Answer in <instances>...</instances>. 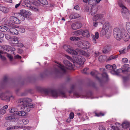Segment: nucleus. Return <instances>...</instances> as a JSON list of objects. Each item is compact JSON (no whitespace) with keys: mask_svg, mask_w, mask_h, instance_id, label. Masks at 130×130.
Instances as JSON below:
<instances>
[{"mask_svg":"<svg viewBox=\"0 0 130 130\" xmlns=\"http://www.w3.org/2000/svg\"><path fill=\"white\" fill-rule=\"evenodd\" d=\"M30 1L29 0H24V4L25 6L28 7V5H30L29 3H30Z\"/></svg>","mask_w":130,"mask_h":130,"instance_id":"nucleus-41","label":"nucleus"},{"mask_svg":"<svg viewBox=\"0 0 130 130\" xmlns=\"http://www.w3.org/2000/svg\"><path fill=\"white\" fill-rule=\"evenodd\" d=\"M10 41L11 43L13 44H17L19 42L17 37H14L13 38H12Z\"/></svg>","mask_w":130,"mask_h":130,"instance_id":"nucleus-25","label":"nucleus"},{"mask_svg":"<svg viewBox=\"0 0 130 130\" xmlns=\"http://www.w3.org/2000/svg\"><path fill=\"white\" fill-rule=\"evenodd\" d=\"M0 97L2 100H6L7 96H6L5 94L4 93H2L0 91Z\"/></svg>","mask_w":130,"mask_h":130,"instance_id":"nucleus-38","label":"nucleus"},{"mask_svg":"<svg viewBox=\"0 0 130 130\" xmlns=\"http://www.w3.org/2000/svg\"><path fill=\"white\" fill-rule=\"evenodd\" d=\"M55 62L59 65L58 66L55 65L54 66L56 72L57 73H64L67 69L72 70L74 67V64H72L67 60H64L63 61L64 64L66 66V68L62 65L61 63L58 62L56 61H55Z\"/></svg>","mask_w":130,"mask_h":130,"instance_id":"nucleus-2","label":"nucleus"},{"mask_svg":"<svg viewBox=\"0 0 130 130\" xmlns=\"http://www.w3.org/2000/svg\"><path fill=\"white\" fill-rule=\"evenodd\" d=\"M75 58L77 62L80 65L83 64L84 62L86 61L85 59L80 56H78Z\"/></svg>","mask_w":130,"mask_h":130,"instance_id":"nucleus-11","label":"nucleus"},{"mask_svg":"<svg viewBox=\"0 0 130 130\" xmlns=\"http://www.w3.org/2000/svg\"><path fill=\"white\" fill-rule=\"evenodd\" d=\"M10 21L12 23L16 24H19L20 23V21L18 19V18L14 17L11 16L10 18Z\"/></svg>","mask_w":130,"mask_h":130,"instance_id":"nucleus-17","label":"nucleus"},{"mask_svg":"<svg viewBox=\"0 0 130 130\" xmlns=\"http://www.w3.org/2000/svg\"><path fill=\"white\" fill-rule=\"evenodd\" d=\"M97 10V9L95 7L92 6L90 11L91 15H94V14H95Z\"/></svg>","mask_w":130,"mask_h":130,"instance_id":"nucleus-34","label":"nucleus"},{"mask_svg":"<svg viewBox=\"0 0 130 130\" xmlns=\"http://www.w3.org/2000/svg\"><path fill=\"white\" fill-rule=\"evenodd\" d=\"M63 48L68 53L74 55H76L79 54L88 57L90 56V54L87 52H85L83 50L77 48L75 50L72 48H70L69 45H65L63 46Z\"/></svg>","mask_w":130,"mask_h":130,"instance_id":"nucleus-4","label":"nucleus"},{"mask_svg":"<svg viewBox=\"0 0 130 130\" xmlns=\"http://www.w3.org/2000/svg\"><path fill=\"white\" fill-rule=\"evenodd\" d=\"M74 13L71 14L70 16V18L72 19H75Z\"/></svg>","mask_w":130,"mask_h":130,"instance_id":"nucleus-57","label":"nucleus"},{"mask_svg":"<svg viewBox=\"0 0 130 130\" xmlns=\"http://www.w3.org/2000/svg\"><path fill=\"white\" fill-rule=\"evenodd\" d=\"M98 23L96 21H93V25L94 27H97L98 25Z\"/></svg>","mask_w":130,"mask_h":130,"instance_id":"nucleus-45","label":"nucleus"},{"mask_svg":"<svg viewBox=\"0 0 130 130\" xmlns=\"http://www.w3.org/2000/svg\"><path fill=\"white\" fill-rule=\"evenodd\" d=\"M120 54H124L125 53L126 50L125 48H123L122 50L119 51Z\"/></svg>","mask_w":130,"mask_h":130,"instance_id":"nucleus-46","label":"nucleus"},{"mask_svg":"<svg viewBox=\"0 0 130 130\" xmlns=\"http://www.w3.org/2000/svg\"><path fill=\"white\" fill-rule=\"evenodd\" d=\"M126 28L128 32L130 34V22H127L126 23Z\"/></svg>","mask_w":130,"mask_h":130,"instance_id":"nucleus-36","label":"nucleus"},{"mask_svg":"<svg viewBox=\"0 0 130 130\" xmlns=\"http://www.w3.org/2000/svg\"><path fill=\"white\" fill-rule=\"evenodd\" d=\"M0 10L6 13L8 11L9 9L6 7L0 4Z\"/></svg>","mask_w":130,"mask_h":130,"instance_id":"nucleus-22","label":"nucleus"},{"mask_svg":"<svg viewBox=\"0 0 130 130\" xmlns=\"http://www.w3.org/2000/svg\"><path fill=\"white\" fill-rule=\"evenodd\" d=\"M100 70L101 73H102V78L100 79L98 77V74H99L98 72L96 71H94L91 72V74L92 76L96 77L97 79L100 82L103 81H106L108 79V76L106 73L105 72V70L104 68H102L100 69Z\"/></svg>","mask_w":130,"mask_h":130,"instance_id":"nucleus-5","label":"nucleus"},{"mask_svg":"<svg viewBox=\"0 0 130 130\" xmlns=\"http://www.w3.org/2000/svg\"><path fill=\"white\" fill-rule=\"evenodd\" d=\"M99 59L100 62H102L103 61L105 60L107 61V57L105 55H101L99 57Z\"/></svg>","mask_w":130,"mask_h":130,"instance_id":"nucleus-35","label":"nucleus"},{"mask_svg":"<svg viewBox=\"0 0 130 130\" xmlns=\"http://www.w3.org/2000/svg\"><path fill=\"white\" fill-rule=\"evenodd\" d=\"M15 59H20L21 58V57L18 55H17L15 56Z\"/></svg>","mask_w":130,"mask_h":130,"instance_id":"nucleus-59","label":"nucleus"},{"mask_svg":"<svg viewBox=\"0 0 130 130\" xmlns=\"http://www.w3.org/2000/svg\"><path fill=\"white\" fill-rule=\"evenodd\" d=\"M110 50V48L108 49V48H105L103 49V53H107L109 52Z\"/></svg>","mask_w":130,"mask_h":130,"instance_id":"nucleus-42","label":"nucleus"},{"mask_svg":"<svg viewBox=\"0 0 130 130\" xmlns=\"http://www.w3.org/2000/svg\"><path fill=\"white\" fill-rule=\"evenodd\" d=\"M122 61L124 63H127L128 62V60L127 58H122Z\"/></svg>","mask_w":130,"mask_h":130,"instance_id":"nucleus-51","label":"nucleus"},{"mask_svg":"<svg viewBox=\"0 0 130 130\" xmlns=\"http://www.w3.org/2000/svg\"><path fill=\"white\" fill-rule=\"evenodd\" d=\"M8 122H6L5 124V126L7 127V129L8 130L13 129H17L19 128H23V127H20L19 126H14L12 125H8Z\"/></svg>","mask_w":130,"mask_h":130,"instance_id":"nucleus-12","label":"nucleus"},{"mask_svg":"<svg viewBox=\"0 0 130 130\" xmlns=\"http://www.w3.org/2000/svg\"><path fill=\"white\" fill-rule=\"evenodd\" d=\"M27 112L25 111H18L17 112V113L16 115H18L20 116H24L26 115V113Z\"/></svg>","mask_w":130,"mask_h":130,"instance_id":"nucleus-27","label":"nucleus"},{"mask_svg":"<svg viewBox=\"0 0 130 130\" xmlns=\"http://www.w3.org/2000/svg\"><path fill=\"white\" fill-rule=\"evenodd\" d=\"M18 19L20 21V22L21 21H24L25 20V18L26 17L24 14H23L22 13H20L18 14Z\"/></svg>","mask_w":130,"mask_h":130,"instance_id":"nucleus-24","label":"nucleus"},{"mask_svg":"<svg viewBox=\"0 0 130 130\" xmlns=\"http://www.w3.org/2000/svg\"><path fill=\"white\" fill-rule=\"evenodd\" d=\"M5 47L6 48L7 51H10V50H11V47L10 46L6 45Z\"/></svg>","mask_w":130,"mask_h":130,"instance_id":"nucleus-52","label":"nucleus"},{"mask_svg":"<svg viewBox=\"0 0 130 130\" xmlns=\"http://www.w3.org/2000/svg\"><path fill=\"white\" fill-rule=\"evenodd\" d=\"M70 39L71 41H77L80 40V39L79 37L75 36L71 37L70 38Z\"/></svg>","mask_w":130,"mask_h":130,"instance_id":"nucleus-37","label":"nucleus"},{"mask_svg":"<svg viewBox=\"0 0 130 130\" xmlns=\"http://www.w3.org/2000/svg\"><path fill=\"white\" fill-rule=\"evenodd\" d=\"M99 130H106L105 128L102 125L99 126Z\"/></svg>","mask_w":130,"mask_h":130,"instance_id":"nucleus-47","label":"nucleus"},{"mask_svg":"<svg viewBox=\"0 0 130 130\" xmlns=\"http://www.w3.org/2000/svg\"><path fill=\"white\" fill-rule=\"evenodd\" d=\"M118 57V55H111L108 58H107V61H108L112 59H116Z\"/></svg>","mask_w":130,"mask_h":130,"instance_id":"nucleus-39","label":"nucleus"},{"mask_svg":"<svg viewBox=\"0 0 130 130\" xmlns=\"http://www.w3.org/2000/svg\"><path fill=\"white\" fill-rule=\"evenodd\" d=\"M78 46L81 48L87 49L90 47L91 45L88 41H84L82 42H79L78 44Z\"/></svg>","mask_w":130,"mask_h":130,"instance_id":"nucleus-9","label":"nucleus"},{"mask_svg":"<svg viewBox=\"0 0 130 130\" xmlns=\"http://www.w3.org/2000/svg\"><path fill=\"white\" fill-rule=\"evenodd\" d=\"M95 1L94 0H89L88 3L89 4L92 5L94 3Z\"/></svg>","mask_w":130,"mask_h":130,"instance_id":"nucleus-53","label":"nucleus"},{"mask_svg":"<svg viewBox=\"0 0 130 130\" xmlns=\"http://www.w3.org/2000/svg\"><path fill=\"white\" fill-rule=\"evenodd\" d=\"M23 127V130H34L35 128L32 126H21Z\"/></svg>","mask_w":130,"mask_h":130,"instance_id":"nucleus-33","label":"nucleus"},{"mask_svg":"<svg viewBox=\"0 0 130 130\" xmlns=\"http://www.w3.org/2000/svg\"><path fill=\"white\" fill-rule=\"evenodd\" d=\"M74 8L76 10H77L79 9V6L77 5L74 7Z\"/></svg>","mask_w":130,"mask_h":130,"instance_id":"nucleus-62","label":"nucleus"},{"mask_svg":"<svg viewBox=\"0 0 130 130\" xmlns=\"http://www.w3.org/2000/svg\"><path fill=\"white\" fill-rule=\"evenodd\" d=\"M130 124V123L128 121H125L122 123V126L123 128H126L129 127Z\"/></svg>","mask_w":130,"mask_h":130,"instance_id":"nucleus-29","label":"nucleus"},{"mask_svg":"<svg viewBox=\"0 0 130 130\" xmlns=\"http://www.w3.org/2000/svg\"><path fill=\"white\" fill-rule=\"evenodd\" d=\"M4 34L2 32H1L0 34V38H2L4 36Z\"/></svg>","mask_w":130,"mask_h":130,"instance_id":"nucleus-64","label":"nucleus"},{"mask_svg":"<svg viewBox=\"0 0 130 130\" xmlns=\"http://www.w3.org/2000/svg\"><path fill=\"white\" fill-rule=\"evenodd\" d=\"M7 56L10 60H11L13 58L12 56L10 54H7Z\"/></svg>","mask_w":130,"mask_h":130,"instance_id":"nucleus-60","label":"nucleus"},{"mask_svg":"<svg viewBox=\"0 0 130 130\" xmlns=\"http://www.w3.org/2000/svg\"><path fill=\"white\" fill-rule=\"evenodd\" d=\"M18 46L20 47H23L24 45L23 44L21 43H18Z\"/></svg>","mask_w":130,"mask_h":130,"instance_id":"nucleus-56","label":"nucleus"},{"mask_svg":"<svg viewBox=\"0 0 130 130\" xmlns=\"http://www.w3.org/2000/svg\"><path fill=\"white\" fill-rule=\"evenodd\" d=\"M88 69V68H86L84 69L83 70H82V72L83 73L87 74V71Z\"/></svg>","mask_w":130,"mask_h":130,"instance_id":"nucleus-50","label":"nucleus"},{"mask_svg":"<svg viewBox=\"0 0 130 130\" xmlns=\"http://www.w3.org/2000/svg\"><path fill=\"white\" fill-rule=\"evenodd\" d=\"M29 122V120L27 119H23L21 120L20 121V124L21 125H25L28 124Z\"/></svg>","mask_w":130,"mask_h":130,"instance_id":"nucleus-32","label":"nucleus"},{"mask_svg":"<svg viewBox=\"0 0 130 130\" xmlns=\"http://www.w3.org/2000/svg\"><path fill=\"white\" fill-rule=\"evenodd\" d=\"M32 100L28 98H24L18 99L17 101L19 105L21 106V109L24 111L29 112L31 108L35 107V104L30 103Z\"/></svg>","mask_w":130,"mask_h":130,"instance_id":"nucleus-1","label":"nucleus"},{"mask_svg":"<svg viewBox=\"0 0 130 130\" xmlns=\"http://www.w3.org/2000/svg\"><path fill=\"white\" fill-rule=\"evenodd\" d=\"M107 69L108 70H111L110 73L113 74L118 75L119 72H117V70H116V64H113L112 66L110 64H107L105 66Z\"/></svg>","mask_w":130,"mask_h":130,"instance_id":"nucleus-10","label":"nucleus"},{"mask_svg":"<svg viewBox=\"0 0 130 130\" xmlns=\"http://www.w3.org/2000/svg\"><path fill=\"white\" fill-rule=\"evenodd\" d=\"M18 110L17 109L15 108H12L11 109H10L9 111L10 112L13 113V115H17V112Z\"/></svg>","mask_w":130,"mask_h":130,"instance_id":"nucleus-31","label":"nucleus"},{"mask_svg":"<svg viewBox=\"0 0 130 130\" xmlns=\"http://www.w3.org/2000/svg\"><path fill=\"white\" fill-rule=\"evenodd\" d=\"M0 31L3 32L9 31L8 28L4 26H0Z\"/></svg>","mask_w":130,"mask_h":130,"instance_id":"nucleus-30","label":"nucleus"},{"mask_svg":"<svg viewBox=\"0 0 130 130\" xmlns=\"http://www.w3.org/2000/svg\"><path fill=\"white\" fill-rule=\"evenodd\" d=\"M118 3L120 7L122 8V13L124 18L128 20L130 17V11L124 6L121 1H118Z\"/></svg>","mask_w":130,"mask_h":130,"instance_id":"nucleus-6","label":"nucleus"},{"mask_svg":"<svg viewBox=\"0 0 130 130\" xmlns=\"http://www.w3.org/2000/svg\"><path fill=\"white\" fill-rule=\"evenodd\" d=\"M123 33L122 38L125 41H128L130 38V37L129 34L125 30H123Z\"/></svg>","mask_w":130,"mask_h":130,"instance_id":"nucleus-13","label":"nucleus"},{"mask_svg":"<svg viewBox=\"0 0 130 130\" xmlns=\"http://www.w3.org/2000/svg\"><path fill=\"white\" fill-rule=\"evenodd\" d=\"M104 115V114L103 113H102L100 112L98 113H95V116L97 117H100L101 116H103Z\"/></svg>","mask_w":130,"mask_h":130,"instance_id":"nucleus-49","label":"nucleus"},{"mask_svg":"<svg viewBox=\"0 0 130 130\" xmlns=\"http://www.w3.org/2000/svg\"><path fill=\"white\" fill-rule=\"evenodd\" d=\"M83 32L82 36L87 38H89L90 37L89 32L88 30L86 29L83 30Z\"/></svg>","mask_w":130,"mask_h":130,"instance_id":"nucleus-26","label":"nucleus"},{"mask_svg":"<svg viewBox=\"0 0 130 130\" xmlns=\"http://www.w3.org/2000/svg\"><path fill=\"white\" fill-rule=\"evenodd\" d=\"M111 26L108 22L105 23L103 25L102 30L101 31V34H102V35H105L107 38H109L110 36L111 33L109 30Z\"/></svg>","mask_w":130,"mask_h":130,"instance_id":"nucleus-7","label":"nucleus"},{"mask_svg":"<svg viewBox=\"0 0 130 130\" xmlns=\"http://www.w3.org/2000/svg\"><path fill=\"white\" fill-rule=\"evenodd\" d=\"M103 17V15L102 14H97L94 16L93 18V21H96L98 20L101 19Z\"/></svg>","mask_w":130,"mask_h":130,"instance_id":"nucleus-18","label":"nucleus"},{"mask_svg":"<svg viewBox=\"0 0 130 130\" xmlns=\"http://www.w3.org/2000/svg\"><path fill=\"white\" fill-rule=\"evenodd\" d=\"M92 36V39L93 43L95 44L97 43L96 40L99 37V34L98 32H95V35H93L91 36Z\"/></svg>","mask_w":130,"mask_h":130,"instance_id":"nucleus-19","label":"nucleus"},{"mask_svg":"<svg viewBox=\"0 0 130 130\" xmlns=\"http://www.w3.org/2000/svg\"><path fill=\"white\" fill-rule=\"evenodd\" d=\"M5 119L9 121L15 122L17 120V117L16 115H13L12 114L10 116L5 117Z\"/></svg>","mask_w":130,"mask_h":130,"instance_id":"nucleus-14","label":"nucleus"},{"mask_svg":"<svg viewBox=\"0 0 130 130\" xmlns=\"http://www.w3.org/2000/svg\"><path fill=\"white\" fill-rule=\"evenodd\" d=\"M6 112V110L2 109H0V113L1 114L4 115Z\"/></svg>","mask_w":130,"mask_h":130,"instance_id":"nucleus-48","label":"nucleus"},{"mask_svg":"<svg viewBox=\"0 0 130 130\" xmlns=\"http://www.w3.org/2000/svg\"><path fill=\"white\" fill-rule=\"evenodd\" d=\"M5 37L8 40H10L12 38L11 36L8 34H6L5 35Z\"/></svg>","mask_w":130,"mask_h":130,"instance_id":"nucleus-44","label":"nucleus"},{"mask_svg":"<svg viewBox=\"0 0 130 130\" xmlns=\"http://www.w3.org/2000/svg\"><path fill=\"white\" fill-rule=\"evenodd\" d=\"M20 13L24 14L26 18L27 17V15L30 16L31 14V13L30 11L26 10H21L20 11Z\"/></svg>","mask_w":130,"mask_h":130,"instance_id":"nucleus-20","label":"nucleus"},{"mask_svg":"<svg viewBox=\"0 0 130 130\" xmlns=\"http://www.w3.org/2000/svg\"><path fill=\"white\" fill-rule=\"evenodd\" d=\"M83 30H79L75 31L73 32V35L75 36H79L81 35H82L83 32Z\"/></svg>","mask_w":130,"mask_h":130,"instance_id":"nucleus-28","label":"nucleus"},{"mask_svg":"<svg viewBox=\"0 0 130 130\" xmlns=\"http://www.w3.org/2000/svg\"><path fill=\"white\" fill-rule=\"evenodd\" d=\"M0 57L3 60H4L5 59V58L2 55H0Z\"/></svg>","mask_w":130,"mask_h":130,"instance_id":"nucleus-61","label":"nucleus"},{"mask_svg":"<svg viewBox=\"0 0 130 130\" xmlns=\"http://www.w3.org/2000/svg\"><path fill=\"white\" fill-rule=\"evenodd\" d=\"M41 4L44 5H47L48 3L46 0H38Z\"/></svg>","mask_w":130,"mask_h":130,"instance_id":"nucleus-40","label":"nucleus"},{"mask_svg":"<svg viewBox=\"0 0 130 130\" xmlns=\"http://www.w3.org/2000/svg\"><path fill=\"white\" fill-rule=\"evenodd\" d=\"M9 31L10 33L14 35H17L19 34L18 31L15 28H11L9 29Z\"/></svg>","mask_w":130,"mask_h":130,"instance_id":"nucleus-21","label":"nucleus"},{"mask_svg":"<svg viewBox=\"0 0 130 130\" xmlns=\"http://www.w3.org/2000/svg\"><path fill=\"white\" fill-rule=\"evenodd\" d=\"M74 97V98H78L80 97L79 94L77 92H75L73 93Z\"/></svg>","mask_w":130,"mask_h":130,"instance_id":"nucleus-43","label":"nucleus"},{"mask_svg":"<svg viewBox=\"0 0 130 130\" xmlns=\"http://www.w3.org/2000/svg\"><path fill=\"white\" fill-rule=\"evenodd\" d=\"M74 15L75 19H76L78 18H79L80 17V15L77 13H74Z\"/></svg>","mask_w":130,"mask_h":130,"instance_id":"nucleus-58","label":"nucleus"},{"mask_svg":"<svg viewBox=\"0 0 130 130\" xmlns=\"http://www.w3.org/2000/svg\"><path fill=\"white\" fill-rule=\"evenodd\" d=\"M99 55V53L98 52H95L94 54V56L96 57H97Z\"/></svg>","mask_w":130,"mask_h":130,"instance_id":"nucleus-63","label":"nucleus"},{"mask_svg":"<svg viewBox=\"0 0 130 130\" xmlns=\"http://www.w3.org/2000/svg\"><path fill=\"white\" fill-rule=\"evenodd\" d=\"M74 117V114L73 112L71 113L70 115V119H72Z\"/></svg>","mask_w":130,"mask_h":130,"instance_id":"nucleus-54","label":"nucleus"},{"mask_svg":"<svg viewBox=\"0 0 130 130\" xmlns=\"http://www.w3.org/2000/svg\"><path fill=\"white\" fill-rule=\"evenodd\" d=\"M115 124L116 125V126H112L110 128V130H109V128H107V130H120L118 126H119L120 124L116 122L115 123Z\"/></svg>","mask_w":130,"mask_h":130,"instance_id":"nucleus-23","label":"nucleus"},{"mask_svg":"<svg viewBox=\"0 0 130 130\" xmlns=\"http://www.w3.org/2000/svg\"><path fill=\"white\" fill-rule=\"evenodd\" d=\"M41 93L45 95H50L54 98H56L60 96L62 98H67V95L64 92L56 90L51 89H42Z\"/></svg>","mask_w":130,"mask_h":130,"instance_id":"nucleus-3","label":"nucleus"},{"mask_svg":"<svg viewBox=\"0 0 130 130\" xmlns=\"http://www.w3.org/2000/svg\"><path fill=\"white\" fill-rule=\"evenodd\" d=\"M123 30H121L118 28H116L113 29V33L114 36L117 40L119 41L122 39Z\"/></svg>","mask_w":130,"mask_h":130,"instance_id":"nucleus-8","label":"nucleus"},{"mask_svg":"<svg viewBox=\"0 0 130 130\" xmlns=\"http://www.w3.org/2000/svg\"><path fill=\"white\" fill-rule=\"evenodd\" d=\"M82 26L81 24L78 22H76L72 24L71 27L72 29L76 30L80 28Z\"/></svg>","mask_w":130,"mask_h":130,"instance_id":"nucleus-16","label":"nucleus"},{"mask_svg":"<svg viewBox=\"0 0 130 130\" xmlns=\"http://www.w3.org/2000/svg\"><path fill=\"white\" fill-rule=\"evenodd\" d=\"M20 31L22 33H24L25 31V29L23 28H21L20 29Z\"/></svg>","mask_w":130,"mask_h":130,"instance_id":"nucleus-55","label":"nucleus"},{"mask_svg":"<svg viewBox=\"0 0 130 130\" xmlns=\"http://www.w3.org/2000/svg\"><path fill=\"white\" fill-rule=\"evenodd\" d=\"M77 115L78 117L80 119V121H84L85 120L88 119L85 115H84L83 113H77Z\"/></svg>","mask_w":130,"mask_h":130,"instance_id":"nucleus-15","label":"nucleus"}]
</instances>
